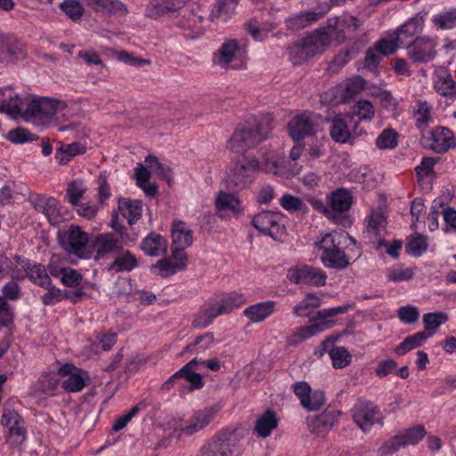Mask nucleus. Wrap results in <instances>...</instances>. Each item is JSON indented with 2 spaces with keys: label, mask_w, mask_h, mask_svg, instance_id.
I'll return each mask as SVG.
<instances>
[{
  "label": "nucleus",
  "mask_w": 456,
  "mask_h": 456,
  "mask_svg": "<svg viewBox=\"0 0 456 456\" xmlns=\"http://www.w3.org/2000/svg\"><path fill=\"white\" fill-rule=\"evenodd\" d=\"M314 246L322 252L320 256L322 265L335 270L346 269L352 258L355 261L362 255L355 239L346 232L323 234L314 242Z\"/></svg>",
  "instance_id": "f257e3e1"
},
{
  "label": "nucleus",
  "mask_w": 456,
  "mask_h": 456,
  "mask_svg": "<svg viewBox=\"0 0 456 456\" xmlns=\"http://www.w3.org/2000/svg\"><path fill=\"white\" fill-rule=\"evenodd\" d=\"M9 102L3 101L0 112L6 113L13 118H21L27 122L41 125L49 121L65 103L48 97L33 98L27 102L23 110V102L18 94H8Z\"/></svg>",
  "instance_id": "f03ea898"
},
{
  "label": "nucleus",
  "mask_w": 456,
  "mask_h": 456,
  "mask_svg": "<svg viewBox=\"0 0 456 456\" xmlns=\"http://www.w3.org/2000/svg\"><path fill=\"white\" fill-rule=\"evenodd\" d=\"M271 130L272 127L265 121L251 118L238 125L226 147L231 151L244 153L266 140Z\"/></svg>",
  "instance_id": "7ed1b4c3"
},
{
  "label": "nucleus",
  "mask_w": 456,
  "mask_h": 456,
  "mask_svg": "<svg viewBox=\"0 0 456 456\" xmlns=\"http://www.w3.org/2000/svg\"><path fill=\"white\" fill-rule=\"evenodd\" d=\"M243 303L240 295L231 294L218 301L207 302L195 315L192 327L198 330L209 326L215 318L227 314Z\"/></svg>",
  "instance_id": "20e7f679"
},
{
  "label": "nucleus",
  "mask_w": 456,
  "mask_h": 456,
  "mask_svg": "<svg viewBox=\"0 0 456 456\" xmlns=\"http://www.w3.org/2000/svg\"><path fill=\"white\" fill-rule=\"evenodd\" d=\"M259 171V160L254 156L243 153L241 159L232 162L227 175V184L232 189H244L253 183Z\"/></svg>",
  "instance_id": "39448f33"
},
{
  "label": "nucleus",
  "mask_w": 456,
  "mask_h": 456,
  "mask_svg": "<svg viewBox=\"0 0 456 456\" xmlns=\"http://www.w3.org/2000/svg\"><path fill=\"white\" fill-rule=\"evenodd\" d=\"M236 438L233 432L223 430L207 441L196 456H235Z\"/></svg>",
  "instance_id": "423d86ee"
},
{
  "label": "nucleus",
  "mask_w": 456,
  "mask_h": 456,
  "mask_svg": "<svg viewBox=\"0 0 456 456\" xmlns=\"http://www.w3.org/2000/svg\"><path fill=\"white\" fill-rule=\"evenodd\" d=\"M320 121V115L311 111H304L294 116L289 122V134L294 142H301L305 137L316 134Z\"/></svg>",
  "instance_id": "0eeeda50"
},
{
  "label": "nucleus",
  "mask_w": 456,
  "mask_h": 456,
  "mask_svg": "<svg viewBox=\"0 0 456 456\" xmlns=\"http://www.w3.org/2000/svg\"><path fill=\"white\" fill-rule=\"evenodd\" d=\"M127 234L120 232V235H115L111 232H103L96 235L92 241L93 248L95 250V260L104 258L112 253H120L123 249V244L126 241H132Z\"/></svg>",
  "instance_id": "6e6552de"
},
{
  "label": "nucleus",
  "mask_w": 456,
  "mask_h": 456,
  "mask_svg": "<svg viewBox=\"0 0 456 456\" xmlns=\"http://www.w3.org/2000/svg\"><path fill=\"white\" fill-rule=\"evenodd\" d=\"M287 278L296 284L314 287H322L327 281V274L323 270L309 265H297L289 268Z\"/></svg>",
  "instance_id": "1a4fd4ad"
},
{
  "label": "nucleus",
  "mask_w": 456,
  "mask_h": 456,
  "mask_svg": "<svg viewBox=\"0 0 456 456\" xmlns=\"http://www.w3.org/2000/svg\"><path fill=\"white\" fill-rule=\"evenodd\" d=\"M437 41L430 37H417L411 44L407 45V56L417 64L432 61L436 54Z\"/></svg>",
  "instance_id": "9d476101"
},
{
  "label": "nucleus",
  "mask_w": 456,
  "mask_h": 456,
  "mask_svg": "<svg viewBox=\"0 0 456 456\" xmlns=\"http://www.w3.org/2000/svg\"><path fill=\"white\" fill-rule=\"evenodd\" d=\"M354 423L363 431L370 429L375 422L382 419L381 412L377 405L369 401H359L352 410Z\"/></svg>",
  "instance_id": "9b49d317"
},
{
  "label": "nucleus",
  "mask_w": 456,
  "mask_h": 456,
  "mask_svg": "<svg viewBox=\"0 0 456 456\" xmlns=\"http://www.w3.org/2000/svg\"><path fill=\"white\" fill-rule=\"evenodd\" d=\"M89 241V235L83 232L79 226L70 225L61 239V248L69 255L79 257L85 256V249Z\"/></svg>",
  "instance_id": "f8f14e48"
},
{
  "label": "nucleus",
  "mask_w": 456,
  "mask_h": 456,
  "mask_svg": "<svg viewBox=\"0 0 456 456\" xmlns=\"http://www.w3.org/2000/svg\"><path fill=\"white\" fill-rule=\"evenodd\" d=\"M172 233V253L180 258L188 259L184 250L191 246L193 242L192 231L187 224L180 220H175L171 228Z\"/></svg>",
  "instance_id": "ddd939ff"
},
{
  "label": "nucleus",
  "mask_w": 456,
  "mask_h": 456,
  "mask_svg": "<svg viewBox=\"0 0 456 456\" xmlns=\"http://www.w3.org/2000/svg\"><path fill=\"white\" fill-rule=\"evenodd\" d=\"M281 221V214L273 211H262L253 216L251 224L262 233L276 239L283 229Z\"/></svg>",
  "instance_id": "4468645a"
},
{
  "label": "nucleus",
  "mask_w": 456,
  "mask_h": 456,
  "mask_svg": "<svg viewBox=\"0 0 456 456\" xmlns=\"http://www.w3.org/2000/svg\"><path fill=\"white\" fill-rule=\"evenodd\" d=\"M358 20L347 14L341 16H334L330 18L327 22V32L330 35V38L342 43L346 38V33L355 31L360 27Z\"/></svg>",
  "instance_id": "2eb2a0df"
},
{
  "label": "nucleus",
  "mask_w": 456,
  "mask_h": 456,
  "mask_svg": "<svg viewBox=\"0 0 456 456\" xmlns=\"http://www.w3.org/2000/svg\"><path fill=\"white\" fill-rule=\"evenodd\" d=\"M23 55L24 46L18 38L0 31V62H13Z\"/></svg>",
  "instance_id": "dca6fc26"
},
{
  "label": "nucleus",
  "mask_w": 456,
  "mask_h": 456,
  "mask_svg": "<svg viewBox=\"0 0 456 456\" xmlns=\"http://www.w3.org/2000/svg\"><path fill=\"white\" fill-rule=\"evenodd\" d=\"M198 362V358L195 357L190 361L187 364L182 367L178 371L173 374L164 384L162 389L168 390L176 382L177 379L183 378L190 384V389H199L203 387L202 377L200 374L193 372L192 369Z\"/></svg>",
  "instance_id": "f3484780"
},
{
  "label": "nucleus",
  "mask_w": 456,
  "mask_h": 456,
  "mask_svg": "<svg viewBox=\"0 0 456 456\" xmlns=\"http://www.w3.org/2000/svg\"><path fill=\"white\" fill-rule=\"evenodd\" d=\"M339 415V411L327 408L322 413L308 419V429L313 434L323 436L334 426Z\"/></svg>",
  "instance_id": "a211bd4d"
},
{
  "label": "nucleus",
  "mask_w": 456,
  "mask_h": 456,
  "mask_svg": "<svg viewBox=\"0 0 456 456\" xmlns=\"http://www.w3.org/2000/svg\"><path fill=\"white\" fill-rule=\"evenodd\" d=\"M432 143L429 149L436 153H444L456 146V139L453 133L444 126H438L431 132Z\"/></svg>",
  "instance_id": "6ab92c4d"
},
{
  "label": "nucleus",
  "mask_w": 456,
  "mask_h": 456,
  "mask_svg": "<svg viewBox=\"0 0 456 456\" xmlns=\"http://www.w3.org/2000/svg\"><path fill=\"white\" fill-rule=\"evenodd\" d=\"M216 412L213 407L195 412L187 421L184 428L182 429L184 436H191L204 429L212 420Z\"/></svg>",
  "instance_id": "aec40b11"
},
{
  "label": "nucleus",
  "mask_w": 456,
  "mask_h": 456,
  "mask_svg": "<svg viewBox=\"0 0 456 456\" xmlns=\"http://www.w3.org/2000/svg\"><path fill=\"white\" fill-rule=\"evenodd\" d=\"M424 21V15L419 13L400 26L395 32L400 45L407 47L411 40L422 31Z\"/></svg>",
  "instance_id": "412c9836"
},
{
  "label": "nucleus",
  "mask_w": 456,
  "mask_h": 456,
  "mask_svg": "<svg viewBox=\"0 0 456 456\" xmlns=\"http://www.w3.org/2000/svg\"><path fill=\"white\" fill-rule=\"evenodd\" d=\"M351 308L350 305H343L337 307L320 310L314 315L310 316V322L321 329V332L335 325V321L330 318L346 313Z\"/></svg>",
  "instance_id": "4be33fe9"
},
{
  "label": "nucleus",
  "mask_w": 456,
  "mask_h": 456,
  "mask_svg": "<svg viewBox=\"0 0 456 456\" xmlns=\"http://www.w3.org/2000/svg\"><path fill=\"white\" fill-rule=\"evenodd\" d=\"M352 204L353 197L345 188H338L328 196V206L334 215L348 211Z\"/></svg>",
  "instance_id": "5701e85b"
},
{
  "label": "nucleus",
  "mask_w": 456,
  "mask_h": 456,
  "mask_svg": "<svg viewBox=\"0 0 456 456\" xmlns=\"http://www.w3.org/2000/svg\"><path fill=\"white\" fill-rule=\"evenodd\" d=\"M330 40V35H329L326 29H317L314 33L303 39L305 47L312 57L322 53L329 45Z\"/></svg>",
  "instance_id": "b1692460"
},
{
  "label": "nucleus",
  "mask_w": 456,
  "mask_h": 456,
  "mask_svg": "<svg viewBox=\"0 0 456 456\" xmlns=\"http://www.w3.org/2000/svg\"><path fill=\"white\" fill-rule=\"evenodd\" d=\"M86 5L95 12H107L110 14L124 17L128 11L119 0H83Z\"/></svg>",
  "instance_id": "393cba45"
},
{
  "label": "nucleus",
  "mask_w": 456,
  "mask_h": 456,
  "mask_svg": "<svg viewBox=\"0 0 456 456\" xmlns=\"http://www.w3.org/2000/svg\"><path fill=\"white\" fill-rule=\"evenodd\" d=\"M240 51L241 49L239 46L237 40H226L215 54V58L219 65L226 67L232 61L238 59Z\"/></svg>",
  "instance_id": "a878e982"
},
{
  "label": "nucleus",
  "mask_w": 456,
  "mask_h": 456,
  "mask_svg": "<svg viewBox=\"0 0 456 456\" xmlns=\"http://www.w3.org/2000/svg\"><path fill=\"white\" fill-rule=\"evenodd\" d=\"M187 259L180 258L178 256L172 254L170 258L160 259L157 262L152 269H159V275L167 277L175 274L178 271L185 269Z\"/></svg>",
  "instance_id": "bb28decb"
},
{
  "label": "nucleus",
  "mask_w": 456,
  "mask_h": 456,
  "mask_svg": "<svg viewBox=\"0 0 456 456\" xmlns=\"http://www.w3.org/2000/svg\"><path fill=\"white\" fill-rule=\"evenodd\" d=\"M86 147L81 142H74L72 143L64 144L60 142V147L56 150L55 159L61 165L68 164L74 157L84 154Z\"/></svg>",
  "instance_id": "cd10ccee"
},
{
  "label": "nucleus",
  "mask_w": 456,
  "mask_h": 456,
  "mask_svg": "<svg viewBox=\"0 0 456 456\" xmlns=\"http://www.w3.org/2000/svg\"><path fill=\"white\" fill-rule=\"evenodd\" d=\"M329 11V6L319 12H300L287 20L289 28L297 29L309 26L312 22L318 20Z\"/></svg>",
  "instance_id": "c85d7f7f"
},
{
  "label": "nucleus",
  "mask_w": 456,
  "mask_h": 456,
  "mask_svg": "<svg viewBox=\"0 0 456 456\" xmlns=\"http://www.w3.org/2000/svg\"><path fill=\"white\" fill-rule=\"evenodd\" d=\"M142 249L145 254L159 256L167 250V241L159 234L151 232L142 241Z\"/></svg>",
  "instance_id": "c756f323"
},
{
  "label": "nucleus",
  "mask_w": 456,
  "mask_h": 456,
  "mask_svg": "<svg viewBox=\"0 0 456 456\" xmlns=\"http://www.w3.org/2000/svg\"><path fill=\"white\" fill-rule=\"evenodd\" d=\"M278 426V419L274 411L267 410L256 421L255 430L258 436L265 438Z\"/></svg>",
  "instance_id": "7c9ffc66"
},
{
  "label": "nucleus",
  "mask_w": 456,
  "mask_h": 456,
  "mask_svg": "<svg viewBox=\"0 0 456 456\" xmlns=\"http://www.w3.org/2000/svg\"><path fill=\"white\" fill-rule=\"evenodd\" d=\"M275 303L273 301H265L247 307L244 314L254 322L264 321L274 310Z\"/></svg>",
  "instance_id": "2f4dec72"
},
{
  "label": "nucleus",
  "mask_w": 456,
  "mask_h": 456,
  "mask_svg": "<svg viewBox=\"0 0 456 456\" xmlns=\"http://www.w3.org/2000/svg\"><path fill=\"white\" fill-rule=\"evenodd\" d=\"M387 225V220L381 211H373L368 220V224L363 232L364 237L372 240L380 236V230Z\"/></svg>",
  "instance_id": "473e14b6"
},
{
  "label": "nucleus",
  "mask_w": 456,
  "mask_h": 456,
  "mask_svg": "<svg viewBox=\"0 0 456 456\" xmlns=\"http://www.w3.org/2000/svg\"><path fill=\"white\" fill-rule=\"evenodd\" d=\"M432 336L433 332L427 333L426 331H419L411 336H408L395 349V352L398 355H403L409 351L422 346L423 343L427 340V338Z\"/></svg>",
  "instance_id": "72a5a7b5"
},
{
  "label": "nucleus",
  "mask_w": 456,
  "mask_h": 456,
  "mask_svg": "<svg viewBox=\"0 0 456 456\" xmlns=\"http://www.w3.org/2000/svg\"><path fill=\"white\" fill-rule=\"evenodd\" d=\"M217 210H231L234 213H241L242 207L240 199L233 193L220 191L216 198Z\"/></svg>",
  "instance_id": "f704fd0d"
},
{
  "label": "nucleus",
  "mask_w": 456,
  "mask_h": 456,
  "mask_svg": "<svg viewBox=\"0 0 456 456\" xmlns=\"http://www.w3.org/2000/svg\"><path fill=\"white\" fill-rule=\"evenodd\" d=\"M89 380L88 373L79 369L61 382V387L70 393L81 391Z\"/></svg>",
  "instance_id": "c9c22d12"
},
{
  "label": "nucleus",
  "mask_w": 456,
  "mask_h": 456,
  "mask_svg": "<svg viewBox=\"0 0 456 456\" xmlns=\"http://www.w3.org/2000/svg\"><path fill=\"white\" fill-rule=\"evenodd\" d=\"M25 271L28 278L36 284L43 288H48L52 284L51 278L43 265L26 264Z\"/></svg>",
  "instance_id": "e433bc0d"
},
{
  "label": "nucleus",
  "mask_w": 456,
  "mask_h": 456,
  "mask_svg": "<svg viewBox=\"0 0 456 456\" xmlns=\"http://www.w3.org/2000/svg\"><path fill=\"white\" fill-rule=\"evenodd\" d=\"M366 87L365 80L360 76H355L348 79L342 90L340 102L346 103L354 99Z\"/></svg>",
  "instance_id": "4c0bfd02"
},
{
  "label": "nucleus",
  "mask_w": 456,
  "mask_h": 456,
  "mask_svg": "<svg viewBox=\"0 0 456 456\" xmlns=\"http://www.w3.org/2000/svg\"><path fill=\"white\" fill-rule=\"evenodd\" d=\"M330 134V137L338 143H346L351 138V132L346 122L339 117L332 119Z\"/></svg>",
  "instance_id": "58836bf2"
},
{
  "label": "nucleus",
  "mask_w": 456,
  "mask_h": 456,
  "mask_svg": "<svg viewBox=\"0 0 456 456\" xmlns=\"http://www.w3.org/2000/svg\"><path fill=\"white\" fill-rule=\"evenodd\" d=\"M118 208L123 216L128 219V223L132 224L142 216V203L141 200H120L118 202Z\"/></svg>",
  "instance_id": "ea45409f"
},
{
  "label": "nucleus",
  "mask_w": 456,
  "mask_h": 456,
  "mask_svg": "<svg viewBox=\"0 0 456 456\" xmlns=\"http://www.w3.org/2000/svg\"><path fill=\"white\" fill-rule=\"evenodd\" d=\"M110 265L115 272L131 271L137 266L135 256L129 251H121Z\"/></svg>",
  "instance_id": "a19ab883"
},
{
  "label": "nucleus",
  "mask_w": 456,
  "mask_h": 456,
  "mask_svg": "<svg viewBox=\"0 0 456 456\" xmlns=\"http://www.w3.org/2000/svg\"><path fill=\"white\" fill-rule=\"evenodd\" d=\"M135 177L137 185L143 190L146 195L155 196L158 192V188L155 184H150L151 172L142 165H139L135 168Z\"/></svg>",
  "instance_id": "79ce46f5"
},
{
  "label": "nucleus",
  "mask_w": 456,
  "mask_h": 456,
  "mask_svg": "<svg viewBox=\"0 0 456 456\" xmlns=\"http://www.w3.org/2000/svg\"><path fill=\"white\" fill-rule=\"evenodd\" d=\"M435 88L438 94L443 96L451 98L456 97V82L453 80L452 75L444 72V75H440L438 80L435 83Z\"/></svg>",
  "instance_id": "37998d69"
},
{
  "label": "nucleus",
  "mask_w": 456,
  "mask_h": 456,
  "mask_svg": "<svg viewBox=\"0 0 456 456\" xmlns=\"http://www.w3.org/2000/svg\"><path fill=\"white\" fill-rule=\"evenodd\" d=\"M214 343V335L212 332H207L204 335L198 336L194 341L189 344L181 354L186 353L200 354L206 351Z\"/></svg>",
  "instance_id": "c03bdc74"
},
{
  "label": "nucleus",
  "mask_w": 456,
  "mask_h": 456,
  "mask_svg": "<svg viewBox=\"0 0 456 456\" xmlns=\"http://www.w3.org/2000/svg\"><path fill=\"white\" fill-rule=\"evenodd\" d=\"M448 319V314L444 312L426 314L423 315V323L425 326V330L423 331H426L427 333L433 332L434 334L436 330H437L442 324L445 323Z\"/></svg>",
  "instance_id": "a18cd8bd"
},
{
  "label": "nucleus",
  "mask_w": 456,
  "mask_h": 456,
  "mask_svg": "<svg viewBox=\"0 0 456 456\" xmlns=\"http://www.w3.org/2000/svg\"><path fill=\"white\" fill-rule=\"evenodd\" d=\"M427 434V431L423 425H417L410 428L403 432L400 433L399 436L403 441L404 446L417 444Z\"/></svg>",
  "instance_id": "49530a36"
},
{
  "label": "nucleus",
  "mask_w": 456,
  "mask_h": 456,
  "mask_svg": "<svg viewBox=\"0 0 456 456\" xmlns=\"http://www.w3.org/2000/svg\"><path fill=\"white\" fill-rule=\"evenodd\" d=\"M319 332H321V329H319L318 326L314 325V323L308 326H302L288 338V345L297 346L301 341L311 338Z\"/></svg>",
  "instance_id": "de8ad7c7"
},
{
  "label": "nucleus",
  "mask_w": 456,
  "mask_h": 456,
  "mask_svg": "<svg viewBox=\"0 0 456 456\" xmlns=\"http://www.w3.org/2000/svg\"><path fill=\"white\" fill-rule=\"evenodd\" d=\"M329 354L332 361L333 367L336 369L345 368L351 362L352 355L344 346L332 348Z\"/></svg>",
  "instance_id": "09e8293b"
},
{
  "label": "nucleus",
  "mask_w": 456,
  "mask_h": 456,
  "mask_svg": "<svg viewBox=\"0 0 456 456\" xmlns=\"http://www.w3.org/2000/svg\"><path fill=\"white\" fill-rule=\"evenodd\" d=\"M433 23L441 29H452L456 27V8L435 15Z\"/></svg>",
  "instance_id": "8fccbe9b"
},
{
  "label": "nucleus",
  "mask_w": 456,
  "mask_h": 456,
  "mask_svg": "<svg viewBox=\"0 0 456 456\" xmlns=\"http://www.w3.org/2000/svg\"><path fill=\"white\" fill-rule=\"evenodd\" d=\"M288 51L289 53V60L295 65L301 64L305 62L308 58L312 57L311 54L308 53L307 49L305 47V43L303 40L289 46Z\"/></svg>",
  "instance_id": "3c124183"
},
{
  "label": "nucleus",
  "mask_w": 456,
  "mask_h": 456,
  "mask_svg": "<svg viewBox=\"0 0 456 456\" xmlns=\"http://www.w3.org/2000/svg\"><path fill=\"white\" fill-rule=\"evenodd\" d=\"M7 140L13 143H25L37 140V136L29 132L27 128L18 127L12 129L6 135Z\"/></svg>",
  "instance_id": "603ef678"
},
{
  "label": "nucleus",
  "mask_w": 456,
  "mask_h": 456,
  "mask_svg": "<svg viewBox=\"0 0 456 456\" xmlns=\"http://www.w3.org/2000/svg\"><path fill=\"white\" fill-rule=\"evenodd\" d=\"M428 248V243L426 238L417 233L414 237L410 239L406 245V250L407 252L414 256H419L424 252H426Z\"/></svg>",
  "instance_id": "864d4df0"
},
{
  "label": "nucleus",
  "mask_w": 456,
  "mask_h": 456,
  "mask_svg": "<svg viewBox=\"0 0 456 456\" xmlns=\"http://www.w3.org/2000/svg\"><path fill=\"white\" fill-rule=\"evenodd\" d=\"M354 114L358 116L360 120L370 121L375 114L374 107L367 100L359 101L354 107Z\"/></svg>",
  "instance_id": "5fc2aeb1"
},
{
  "label": "nucleus",
  "mask_w": 456,
  "mask_h": 456,
  "mask_svg": "<svg viewBox=\"0 0 456 456\" xmlns=\"http://www.w3.org/2000/svg\"><path fill=\"white\" fill-rule=\"evenodd\" d=\"M26 435L24 424H19L8 430L6 442L12 447H20L26 440Z\"/></svg>",
  "instance_id": "6e6d98bb"
},
{
  "label": "nucleus",
  "mask_w": 456,
  "mask_h": 456,
  "mask_svg": "<svg viewBox=\"0 0 456 456\" xmlns=\"http://www.w3.org/2000/svg\"><path fill=\"white\" fill-rule=\"evenodd\" d=\"M375 47L378 51L380 52L382 55L387 56L390 54H394L399 47H403V45H400L399 40H397V37L395 36L393 38H382L375 43Z\"/></svg>",
  "instance_id": "4d7b16f0"
},
{
  "label": "nucleus",
  "mask_w": 456,
  "mask_h": 456,
  "mask_svg": "<svg viewBox=\"0 0 456 456\" xmlns=\"http://www.w3.org/2000/svg\"><path fill=\"white\" fill-rule=\"evenodd\" d=\"M397 134L393 129H385L376 139L379 149H393L397 145Z\"/></svg>",
  "instance_id": "13d9d810"
},
{
  "label": "nucleus",
  "mask_w": 456,
  "mask_h": 456,
  "mask_svg": "<svg viewBox=\"0 0 456 456\" xmlns=\"http://www.w3.org/2000/svg\"><path fill=\"white\" fill-rule=\"evenodd\" d=\"M325 403V396L323 392L316 390L311 391L308 397L303 401V407L308 411H317Z\"/></svg>",
  "instance_id": "bf43d9fd"
},
{
  "label": "nucleus",
  "mask_w": 456,
  "mask_h": 456,
  "mask_svg": "<svg viewBox=\"0 0 456 456\" xmlns=\"http://www.w3.org/2000/svg\"><path fill=\"white\" fill-rule=\"evenodd\" d=\"M239 2L240 0H216V4L209 14L210 20H215L222 12L233 11Z\"/></svg>",
  "instance_id": "052dcab7"
},
{
  "label": "nucleus",
  "mask_w": 456,
  "mask_h": 456,
  "mask_svg": "<svg viewBox=\"0 0 456 456\" xmlns=\"http://www.w3.org/2000/svg\"><path fill=\"white\" fill-rule=\"evenodd\" d=\"M62 11L72 20H79L84 12L83 6L76 0H65L61 5Z\"/></svg>",
  "instance_id": "680f3d73"
},
{
  "label": "nucleus",
  "mask_w": 456,
  "mask_h": 456,
  "mask_svg": "<svg viewBox=\"0 0 456 456\" xmlns=\"http://www.w3.org/2000/svg\"><path fill=\"white\" fill-rule=\"evenodd\" d=\"M381 59L382 54L374 45L373 47L369 48L366 52L364 58V67L370 71L376 73L378 71V67Z\"/></svg>",
  "instance_id": "e2e57ef3"
},
{
  "label": "nucleus",
  "mask_w": 456,
  "mask_h": 456,
  "mask_svg": "<svg viewBox=\"0 0 456 456\" xmlns=\"http://www.w3.org/2000/svg\"><path fill=\"white\" fill-rule=\"evenodd\" d=\"M280 204L289 211L302 210L305 212L307 210V208L299 198L290 194H284L280 200Z\"/></svg>",
  "instance_id": "0e129e2a"
},
{
  "label": "nucleus",
  "mask_w": 456,
  "mask_h": 456,
  "mask_svg": "<svg viewBox=\"0 0 456 456\" xmlns=\"http://www.w3.org/2000/svg\"><path fill=\"white\" fill-rule=\"evenodd\" d=\"M145 162L149 164V167L154 168L156 174L163 180L167 181L168 183L171 180V169L168 167L161 164L159 159L154 156H148L145 159Z\"/></svg>",
  "instance_id": "69168bd1"
},
{
  "label": "nucleus",
  "mask_w": 456,
  "mask_h": 456,
  "mask_svg": "<svg viewBox=\"0 0 456 456\" xmlns=\"http://www.w3.org/2000/svg\"><path fill=\"white\" fill-rule=\"evenodd\" d=\"M86 191V188L83 186V183L81 181H74L70 183L67 189V195L69 196V201L74 205L77 206L78 201L83 197V194Z\"/></svg>",
  "instance_id": "338daca9"
},
{
  "label": "nucleus",
  "mask_w": 456,
  "mask_h": 456,
  "mask_svg": "<svg viewBox=\"0 0 456 456\" xmlns=\"http://www.w3.org/2000/svg\"><path fill=\"white\" fill-rule=\"evenodd\" d=\"M397 314L399 319L407 324L416 322L419 318V313L417 307L413 305H405L398 309Z\"/></svg>",
  "instance_id": "774afa93"
}]
</instances>
